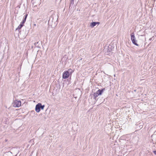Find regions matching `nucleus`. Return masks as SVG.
<instances>
[{
  "label": "nucleus",
  "mask_w": 156,
  "mask_h": 156,
  "mask_svg": "<svg viewBox=\"0 0 156 156\" xmlns=\"http://www.w3.org/2000/svg\"><path fill=\"white\" fill-rule=\"evenodd\" d=\"M131 37H133V36H134V33H132L131 34Z\"/></svg>",
  "instance_id": "9b49d317"
},
{
  "label": "nucleus",
  "mask_w": 156,
  "mask_h": 156,
  "mask_svg": "<svg viewBox=\"0 0 156 156\" xmlns=\"http://www.w3.org/2000/svg\"><path fill=\"white\" fill-rule=\"evenodd\" d=\"M154 154L156 155V151H154Z\"/></svg>",
  "instance_id": "ddd939ff"
},
{
  "label": "nucleus",
  "mask_w": 156,
  "mask_h": 156,
  "mask_svg": "<svg viewBox=\"0 0 156 156\" xmlns=\"http://www.w3.org/2000/svg\"><path fill=\"white\" fill-rule=\"evenodd\" d=\"M23 26V25L22 24H20L18 27L16 28V30H18L19 29H20Z\"/></svg>",
  "instance_id": "1a4fd4ad"
},
{
  "label": "nucleus",
  "mask_w": 156,
  "mask_h": 156,
  "mask_svg": "<svg viewBox=\"0 0 156 156\" xmlns=\"http://www.w3.org/2000/svg\"><path fill=\"white\" fill-rule=\"evenodd\" d=\"M99 24V22H93L91 23L90 26H91V27H93L95 26L96 24Z\"/></svg>",
  "instance_id": "39448f33"
},
{
  "label": "nucleus",
  "mask_w": 156,
  "mask_h": 156,
  "mask_svg": "<svg viewBox=\"0 0 156 156\" xmlns=\"http://www.w3.org/2000/svg\"><path fill=\"white\" fill-rule=\"evenodd\" d=\"M105 89H102V90H98L96 93L94 94V96L95 97H98V95H101L102 93L103 92L104 90Z\"/></svg>",
  "instance_id": "f03ea898"
},
{
  "label": "nucleus",
  "mask_w": 156,
  "mask_h": 156,
  "mask_svg": "<svg viewBox=\"0 0 156 156\" xmlns=\"http://www.w3.org/2000/svg\"><path fill=\"white\" fill-rule=\"evenodd\" d=\"M131 37V40H132L133 39H135V36H133V37Z\"/></svg>",
  "instance_id": "f8f14e48"
},
{
  "label": "nucleus",
  "mask_w": 156,
  "mask_h": 156,
  "mask_svg": "<svg viewBox=\"0 0 156 156\" xmlns=\"http://www.w3.org/2000/svg\"><path fill=\"white\" fill-rule=\"evenodd\" d=\"M149 40H151V38H150Z\"/></svg>",
  "instance_id": "dca6fc26"
},
{
  "label": "nucleus",
  "mask_w": 156,
  "mask_h": 156,
  "mask_svg": "<svg viewBox=\"0 0 156 156\" xmlns=\"http://www.w3.org/2000/svg\"><path fill=\"white\" fill-rule=\"evenodd\" d=\"M40 104L41 105H40V108H41L42 110H43L45 107V105H42L41 103H40Z\"/></svg>",
  "instance_id": "6e6552de"
},
{
  "label": "nucleus",
  "mask_w": 156,
  "mask_h": 156,
  "mask_svg": "<svg viewBox=\"0 0 156 156\" xmlns=\"http://www.w3.org/2000/svg\"><path fill=\"white\" fill-rule=\"evenodd\" d=\"M29 156H32V154H30L29 155Z\"/></svg>",
  "instance_id": "2eb2a0df"
},
{
  "label": "nucleus",
  "mask_w": 156,
  "mask_h": 156,
  "mask_svg": "<svg viewBox=\"0 0 156 156\" xmlns=\"http://www.w3.org/2000/svg\"><path fill=\"white\" fill-rule=\"evenodd\" d=\"M21 101L18 100H15L13 103V106L15 107H19L21 105Z\"/></svg>",
  "instance_id": "f257e3e1"
},
{
  "label": "nucleus",
  "mask_w": 156,
  "mask_h": 156,
  "mask_svg": "<svg viewBox=\"0 0 156 156\" xmlns=\"http://www.w3.org/2000/svg\"><path fill=\"white\" fill-rule=\"evenodd\" d=\"M66 71L69 73V74L70 75H71L72 73L73 72V70L71 69H69Z\"/></svg>",
  "instance_id": "423d86ee"
},
{
  "label": "nucleus",
  "mask_w": 156,
  "mask_h": 156,
  "mask_svg": "<svg viewBox=\"0 0 156 156\" xmlns=\"http://www.w3.org/2000/svg\"><path fill=\"white\" fill-rule=\"evenodd\" d=\"M70 75L69 74V73L67 71H65L63 73L62 78L63 79H66L68 78Z\"/></svg>",
  "instance_id": "7ed1b4c3"
},
{
  "label": "nucleus",
  "mask_w": 156,
  "mask_h": 156,
  "mask_svg": "<svg viewBox=\"0 0 156 156\" xmlns=\"http://www.w3.org/2000/svg\"><path fill=\"white\" fill-rule=\"evenodd\" d=\"M40 103H38L37 105L35 107V111L37 112H40Z\"/></svg>",
  "instance_id": "20e7f679"
},
{
  "label": "nucleus",
  "mask_w": 156,
  "mask_h": 156,
  "mask_svg": "<svg viewBox=\"0 0 156 156\" xmlns=\"http://www.w3.org/2000/svg\"><path fill=\"white\" fill-rule=\"evenodd\" d=\"M132 43L135 45L136 46H138V45L136 43V40L135 39H133L131 40Z\"/></svg>",
  "instance_id": "0eeeda50"
},
{
  "label": "nucleus",
  "mask_w": 156,
  "mask_h": 156,
  "mask_svg": "<svg viewBox=\"0 0 156 156\" xmlns=\"http://www.w3.org/2000/svg\"><path fill=\"white\" fill-rule=\"evenodd\" d=\"M27 16V14H26L25 15V17L24 19L23 20V23H24L25 22Z\"/></svg>",
  "instance_id": "9d476101"
},
{
  "label": "nucleus",
  "mask_w": 156,
  "mask_h": 156,
  "mask_svg": "<svg viewBox=\"0 0 156 156\" xmlns=\"http://www.w3.org/2000/svg\"><path fill=\"white\" fill-rule=\"evenodd\" d=\"M33 25L34 26H36V24L35 23H34V24H33Z\"/></svg>",
  "instance_id": "4468645a"
}]
</instances>
